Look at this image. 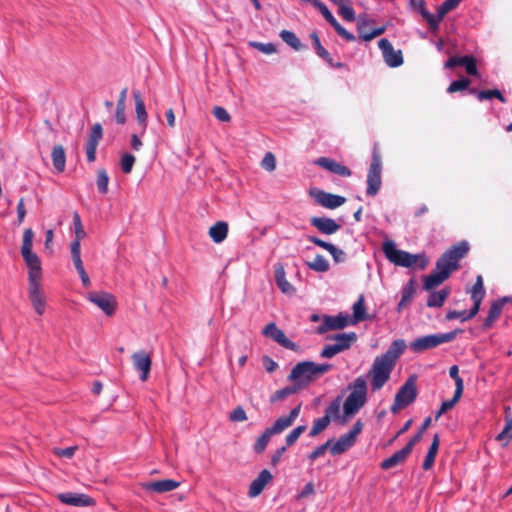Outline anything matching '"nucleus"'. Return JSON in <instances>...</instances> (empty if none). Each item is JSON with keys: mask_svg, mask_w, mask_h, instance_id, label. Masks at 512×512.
<instances>
[{"mask_svg": "<svg viewBox=\"0 0 512 512\" xmlns=\"http://www.w3.org/2000/svg\"><path fill=\"white\" fill-rule=\"evenodd\" d=\"M382 250L386 258L393 264L412 268L418 267L424 269L428 265V258L424 253L422 254H411L404 250L397 249L395 243L391 240L385 241L382 246Z\"/></svg>", "mask_w": 512, "mask_h": 512, "instance_id": "obj_1", "label": "nucleus"}, {"mask_svg": "<svg viewBox=\"0 0 512 512\" xmlns=\"http://www.w3.org/2000/svg\"><path fill=\"white\" fill-rule=\"evenodd\" d=\"M351 391L343 403L345 417H352L357 414L367 402V382L363 376L357 377L348 385Z\"/></svg>", "mask_w": 512, "mask_h": 512, "instance_id": "obj_2", "label": "nucleus"}, {"mask_svg": "<svg viewBox=\"0 0 512 512\" xmlns=\"http://www.w3.org/2000/svg\"><path fill=\"white\" fill-rule=\"evenodd\" d=\"M34 232L27 228L23 232V241L21 246V255L28 267V282L41 281L42 266L40 258L32 251Z\"/></svg>", "mask_w": 512, "mask_h": 512, "instance_id": "obj_3", "label": "nucleus"}, {"mask_svg": "<svg viewBox=\"0 0 512 512\" xmlns=\"http://www.w3.org/2000/svg\"><path fill=\"white\" fill-rule=\"evenodd\" d=\"M461 332V329H455L447 333L424 335L410 342L409 348L414 353H423L442 344L452 342Z\"/></svg>", "mask_w": 512, "mask_h": 512, "instance_id": "obj_4", "label": "nucleus"}, {"mask_svg": "<svg viewBox=\"0 0 512 512\" xmlns=\"http://www.w3.org/2000/svg\"><path fill=\"white\" fill-rule=\"evenodd\" d=\"M469 251V245L466 241H462L452 246L449 250L442 254L436 262V270L446 272L447 277L458 268V262Z\"/></svg>", "mask_w": 512, "mask_h": 512, "instance_id": "obj_5", "label": "nucleus"}, {"mask_svg": "<svg viewBox=\"0 0 512 512\" xmlns=\"http://www.w3.org/2000/svg\"><path fill=\"white\" fill-rule=\"evenodd\" d=\"M394 364L390 363L381 356H377L369 370L368 376L371 378L372 391L380 390L389 380Z\"/></svg>", "mask_w": 512, "mask_h": 512, "instance_id": "obj_6", "label": "nucleus"}, {"mask_svg": "<svg viewBox=\"0 0 512 512\" xmlns=\"http://www.w3.org/2000/svg\"><path fill=\"white\" fill-rule=\"evenodd\" d=\"M381 173L382 159L377 147L375 146L372 151L371 164L367 174V195L373 197L379 192L382 185Z\"/></svg>", "mask_w": 512, "mask_h": 512, "instance_id": "obj_7", "label": "nucleus"}, {"mask_svg": "<svg viewBox=\"0 0 512 512\" xmlns=\"http://www.w3.org/2000/svg\"><path fill=\"white\" fill-rule=\"evenodd\" d=\"M317 378L314 362L303 361L297 363L291 370L288 380L296 383L300 389L308 386Z\"/></svg>", "mask_w": 512, "mask_h": 512, "instance_id": "obj_8", "label": "nucleus"}, {"mask_svg": "<svg viewBox=\"0 0 512 512\" xmlns=\"http://www.w3.org/2000/svg\"><path fill=\"white\" fill-rule=\"evenodd\" d=\"M417 397L416 380L414 377H410L400 387L395 395L394 403L391 407V411L396 413L399 409H402L412 402Z\"/></svg>", "mask_w": 512, "mask_h": 512, "instance_id": "obj_9", "label": "nucleus"}, {"mask_svg": "<svg viewBox=\"0 0 512 512\" xmlns=\"http://www.w3.org/2000/svg\"><path fill=\"white\" fill-rule=\"evenodd\" d=\"M87 299L96 305L107 316H112L115 313L117 302L115 297L107 292H90Z\"/></svg>", "mask_w": 512, "mask_h": 512, "instance_id": "obj_10", "label": "nucleus"}, {"mask_svg": "<svg viewBox=\"0 0 512 512\" xmlns=\"http://www.w3.org/2000/svg\"><path fill=\"white\" fill-rule=\"evenodd\" d=\"M28 296L35 312L38 315H43L45 312L46 303L41 281L28 282Z\"/></svg>", "mask_w": 512, "mask_h": 512, "instance_id": "obj_11", "label": "nucleus"}, {"mask_svg": "<svg viewBox=\"0 0 512 512\" xmlns=\"http://www.w3.org/2000/svg\"><path fill=\"white\" fill-rule=\"evenodd\" d=\"M418 438L419 437H412L401 450L395 452L392 456L382 461L380 465L381 468L388 470L403 463L411 453L415 444L418 443Z\"/></svg>", "mask_w": 512, "mask_h": 512, "instance_id": "obj_12", "label": "nucleus"}, {"mask_svg": "<svg viewBox=\"0 0 512 512\" xmlns=\"http://www.w3.org/2000/svg\"><path fill=\"white\" fill-rule=\"evenodd\" d=\"M379 49L382 51L383 58L389 67H399L403 64L401 50H394L388 39H381L378 42Z\"/></svg>", "mask_w": 512, "mask_h": 512, "instance_id": "obj_13", "label": "nucleus"}, {"mask_svg": "<svg viewBox=\"0 0 512 512\" xmlns=\"http://www.w3.org/2000/svg\"><path fill=\"white\" fill-rule=\"evenodd\" d=\"M262 333L264 336L273 339L275 342H277L286 349H297V345L293 341L289 340L285 336L284 332L281 329H279L275 323H269L268 325H266Z\"/></svg>", "mask_w": 512, "mask_h": 512, "instance_id": "obj_14", "label": "nucleus"}, {"mask_svg": "<svg viewBox=\"0 0 512 512\" xmlns=\"http://www.w3.org/2000/svg\"><path fill=\"white\" fill-rule=\"evenodd\" d=\"M349 323V316L341 313L336 316H324L322 324L317 328V331L319 334H323L329 330L343 329Z\"/></svg>", "mask_w": 512, "mask_h": 512, "instance_id": "obj_15", "label": "nucleus"}, {"mask_svg": "<svg viewBox=\"0 0 512 512\" xmlns=\"http://www.w3.org/2000/svg\"><path fill=\"white\" fill-rule=\"evenodd\" d=\"M103 129L100 123L92 126L88 141L86 143V156L88 162H94L96 159L97 146L102 139Z\"/></svg>", "mask_w": 512, "mask_h": 512, "instance_id": "obj_16", "label": "nucleus"}, {"mask_svg": "<svg viewBox=\"0 0 512 512\" xmlns=\"http://www.w3.org/2000/svg\"><path fill=\"white\" fill-rule=\"evenodd\" d=\"M140 486L146 492L162 494L177 489L180 486V482L172 479H163L159 481L143 482Z\"/></svg>", "mask_w": 512, "mask_h": 512, "instance_id": "obj_17", "label": "nucleus"}, {"mask_svg": "<svg viewBox=\"0 0 512 512\" xmlns=\"http://www.w3.org/2000/svg\"><path fill=\"white\" fill-rule=\"evenodd\" d=\"M312 195L319 205L328 209L338 208L346 202L345 197L327 193L323 190H316Z\"/></svg>", "mask_w": 512, "mask_h": 512, "instance_id": "obj_18", "label": "nucleus"}, {"mask_svg": "<svg viewBox=\"0 0 512 512\" xmlns=\"http://www.w3.org/2000/svg\"><path fill=\"white\" fill-rule=\"evenodd\" d=\"M57 497L62 503L75 507L92 506L95 504L93 498L83 493L66 492L58 494Z\"/></svg>", "mask_w": 512, "mask_h": 512, "instance_id": "obj_19", "label": "nucleus"}, {"mask_svg": "<svg viewBox=\"0 0 512 512\" xmlns=\"http://www.w3.org/2000/svg\"><path fill=\"white\" fill-rule=\"evenodd\" d=\"M314 163L317 166L342 177H349L352 174L348 167L328 157H320L316 159Z\"/></svg>", "mask_w": 512, "mask_h": 512, "instance_id": "obj_20", "label": "nucleus"}, {"mask_svg": "<svg viewBox=\"0 0 512 512\" xmlns=\"http://www.w3.org/2000/svg\"><path fill=\"white\" fill-rule=\"evenodd\" d=\"M132 361L135 369L140 372V379L146 381L152 364L150 356L144 351H138L132 355Z\"/></svg>", "mask_w": 512, "mask_h": 512, "instance_id": "obj_21", "label": "nucleus"}, {"mask_svg": "<svg viewBox=\"0 0 512 512\" xmlns=\"http://www.w3.org/2000/svg\"><path fill=\"white\" fill-rule=\"evenodd\" d=\"M456 66H463L467 72V74L476 76L478 75V70L476 66V60L473 56L465 55L462 57H450L448 61L445 63V68H454Z\"/></svg>", "mask_w": 512, "mask_h": 512, "instance_id": "obj_22", "label": "nucleus"}, {"mask_svg": "<svg viewBox=\"0 0 512 512\" xmlns=\"http://www.w3.org/2000/svg\"><path fill=\"white\" fill-rule=\"evenodd\" d=\"M310 224L319 232L326 235H332L341 228L340 224L328 217H313L310 219Z\"/></svg>", "mask_w": 512, "mask_h": 512, "instance_id": "obj_23", "label": "nucleus"}, {"mask_svg": "<svg viewBox=\"0 0 512 512\" xmlns=\"http://www.w3.org/2000/svg\"><path fill=\"white\" fill-rule=\"evenodd\" d=\"M282 432L284 431L274 422L272 426L266 428L264 432L257 438L253 446L254 452L257 454L263 453L271 437L281 434Z\"/></svg>", "mask_w": 512, "mask_h": 512, "instance_id": "obj_24", "label": "nucleus"}, {"mask_svg": "<svg viewBox=\"0 0 512 512\" xmlns=\"http://www.w3.org/2000/svg\"><path fill=\"white\" fill-rule=\"evenodd\" d=\"M371 22L372 21L369 20L366 16H359V18L357 20V31L359 33V37L364 41H371L374 38L382 35L386 30V27L382 26V27L373 29L370 32H365L364 27H368Z\"/></svg>", "mask_w": 512, "mask_h": 512, "instance_id": "obj_25", "label": "nucleus"}, {"mask_svg": "<svg viewBox=\"0 0 512 512\" xmlns=\"http://www.w3.org/2000/svg\"><path fill=\"white\" fill-rule=\"evenodd\" d=\"M133 97L135 100L136 119L139 126L141 127V134L143 135L147 128L148 114L146 112L145 104L141 97L140 92L134 91Z\"/></svg>", "mask_w": 512, "mask_h": 512, "instance_id": "obj_26", "label": "nucleus"}, {"mask_svg": "<svg viewBox=\"0 0 512 512\" xmlns=\"http://www.w3.org/2000/svg\"><path fill=\"white\" fill-rule=\"evenodd\" d=\"M272 475L271 473L264 469L262 470L256 479L252 481L249 487L248 495L251 498L257 497L261 494L265 486L271 481Z\"/></svg>", "mask_w": 512, "mask_h": 512, "instance_id": "obj_27", "label": "nucleus"}, {"mask_svg": "<svg viewBox=\"0 0 512 512\" xmlns=\"http://www.w3.org/2000/svg\"><path fill=\"white\" fill-rule=\"evenodd\" d=\"M410 5L412 8L417 10L420 15L427 21L431 31L435 32L438 30L437 15L435 16L431 14L426 9L424 0H410Z\"/></svg>", "mask_w": 512, "mask_h": 512, "instance_id": "obj_28", "label": "nucleus"}, {"mask_svg": "<svg viewBox=\"0 0 512 512\" xmlns=\"http://www.w3.org/2000/svg\"><path fill=\"white\" fill-rule=\"evenodd\" d=\"M405 348V341L403 339H397L394 340L387 351L380 356L395 365L397 359L404 353Z\"/></svg>", "mask_w": 512, "mask_h": 512, "instance_id": "obj_29", "label": "nucleus"}, {"mask_svg": "<svg viewBox=\"0 0 512 512\" xmlns=\"http://www.w3.org/2000/svg\"><path fill=\"white\" fill-rule=\"evenodd\" d=\"M508 300H509V298L504 297V298H502L500 300L494 301L491 304V306L489 308L488 315H487V317L484 320L483 325H482L483 329H488V328H490L493 325V323L501 315L504 303L507 302Z\"/></svg>", "mask_w": 512, "mask_h": 512, "instance_id": "obj_30", "label": "nucleus"}, {"mask_svg": "<svg viewBox=\"0 0 512 512\" xmlns=\"http://www.w3.org/2000/svg\"><path fill=\"white\" fill-rule=\"evenodd\" d=\"M329 340L335 341L341 352L348 350L356 341L357 334L355 332H343L328 337Z\"/></svg>", "mask_w": 512, "mask_h": 512, "instance_id": "obj_31", "label": "nucleus"}, {"mask_svg": "<svg viewBox=\"0 0 512 512\" xmlns=\"http://www.w3.org/2000/svg\"><path fill=\"white\" fill-rule=\"evenodd\" d=\"M355 442L356 440L353 438V436L346 433L341 435L339 439L332 446H330V452L333 455H340L351 448Z\"/></svg>", "mask_w": 512, "mask_h": 512, "instance_id": "obj_32", "label": "nucleus"}, {"mask_svg": "<svg viewBox=\"0 0 512 512\" xmlns=\"http://www.w3.org/2000/svg\"><path fill=\"white\" fill-rule=\"evenodd\" d=\"M228 235V224L224 221H218L209 229V236L215 243H222Z\"/></svg>", "mask_w": 512, "mask_h": 512, "instance_id": "obj_33", "label": "nucleus"}, {"mask_svg": "<svg viewBox=\"0 0 512 512\" xmlns=\"http://www.w3.org/2000/svg\"><path fill=\"white\" fill-rule=\"evenodd\" d=\"M52 162L57 172H63L65 170L66 155L63 146L55 145L51 152Z\"/></svg>", "mask_w": 512, "mask_h": 512, "instance_id": "obj_34", "label": "nucleus"}, {"mask_svg": "<svg viewBox=\"0 0 512 512\" xmlns=\"http://www.w3.org/2000/svg\"><path fill=\"white\" fill-rule=\"evenodd\" d=\"M447 278L448 277L446 272L436 270L435 272L425 277L423 288L427 291H430L442 284Z\"/></svg>", "mask_w": 512, "mask_h": 512, "instance_id": "obj_35", "label": "nucleus"}, {"mask_svg": "<svg viewBox=\"0 0 512 512\" xmlns=\"http://www.w3.org/2000/svg\"><path fill=\"white\" fill-rule=\"evenodd\" d=\"M302 404L299 403L296 407H294L287 416H281L275 420V423L285 431L289 427L293 425L295 420L298 418L301 411Z\"/></svg>", "mask_w": 512, "mask_h": 512, "instance_id": "obj_36", "label": "nucleus"}, {"mask_svg": "<svg viewBox=\"0 0 512 512\" xmlns=\"http://www.w3.org/2000/svg\"><path fill=\"white\" fill-rule=\"evenodd\" d=\"M439 443H440L439 435L435 434L433 437V441L430 445V448H429V450L426 454V457L424 459L423 465H422V468L424 470H429L433 466L438 449H439Z\"/></svg>", "mask_w": 512, "mask_h": 512, "instance_id": "obj_37", "label": "nucleus"}, {"mask_svg": "<svg viewBox=\"0 0 512 512\" xmlns=\"http://www.w3.org/2000/svg\"><path fill=\"white\" fill-rule=\"evenodd\" d=\"M415 294V285L414 281L411 279L409 282L402 288L401 291V300L398 303L397 310L400 312L404 307H406L413 299Z\"/></svg>", "mask_w": 512, "mask_h": 512, "instance_id": "obj_38", "label": "nucleus"}, {"mask_svg": "<svg viewBox=\"0 0 512 512\" xmlns=\"http://www.w3.org/2000/svg\"><path fill=\"white\" fill-rule=\"evenodd\" d=\"M450 295V289L444 288L437 292H432L427 300V306L431 308H438L441 307L445 300Z\"/></svg>", "mask_w": 512, "mask_h": 512, "instance_id": "obj_39", "label": "nucleus"}, {"mask_svg": "<svg viewBox=\"0 0 512 512\" xmlns=\"http://www.w3.org/2000/svg\"><path fill=\"white\" fill-rule=\"evenodd\" d=\"M469 92L471 94H475L476 97L480 100V101H483V100H489V99H492V98H497L499 101H501L502 103H505L506 102V98L503 96V94L498 90V89H494V90H482V91H476V89L474 88H471L469 90Z\"/></svg>", "mask_w": 512, "mask_h": 512, "instance_id": "obj_40", "label": "nucleus"}, {"mask_svg": "<svg viewBox=\"0 0 512 512\" xmlns=\"http://www.w3.org/2000/svg\"><path fill=\"white\" fill-rule=\"evenodd\" d=\"M275 280L279 289L286 294L294 291L293 286L287 281L285 271L283 267H279L275 270Z\"/></svg>", "mask_w": 512, "mask_h": 512, "instance_id": "obj_41", "label": "nucleus"}, {"mask_svg": "<svg viewBox=\"0 0 512 512\" xmlns=\"http://www.w3.org/2000/svg\"><path fill=\"white\" fill-rule=\"evenodd\" d=\"M300 388L296 383H293L291 386L284 387L280 390H277L271 397L270 401L272 403H275L277 401L284 400L285 398L289 397L292 394H295Z\"/></svg>", "mask_w": 512, "mask_h": 512, "instance_id": "obj_42", "label": "nucleus"}, {"mask_svg": "<svg viewBox=\"0 0 512 512\" xmlns=\"http://www.w3.org/2000/svg\"><path fill=\"white\" fill-rule=\"evenodd\" d=\"M462 0H445L437 9V25L439 26L440 22L444 18V16L455 9Z\"/></svg>", "mask_w": 512, "mask_h": 512, "instance_id": "obj_43", "label": "nucleus"}, {"mask_svg": "<svg viewBox=\"0 0 512 512\" xmlns=\"http://www.w3.org/2000/svg\"><path fill=\"white\" fill-rule=\"evenodd\" d=\"M281 39L294 50L298 51L302 48L301 41L292 31L282 30L280 32Z\"/></svg>", "mask_w": 512, "mask_h": 512, "instance_id": "obj_44", "label": "nucleus"}, {"mask_svg": "<svg viewBox=\"0 0 512 512\" xmlns=\"http://www.w3.org/2000/svg\"><path fill=\"white\" fill-rule=\"evenodd\" d=\"M307 266L316 272H327L330 268L328 260L323 255H316L314 260L307 263Z\"/></svg>", "mask_w": 512, "mask_h": 512, "instance_id": "obj_45", "label": "nucleus"}, {"mask_svg": "<svg viewBox=\"0 0 512 512\" xmlns=\"http://www.w3.org/2000/svg\"><path fill=\"white\" fill-rule=\"evenodd\" d=\"M341 397H336L325 409V416L331 420H338L340 418Z\"/></svg>", "mask_w": 512, "mask_h": 512, "instance_id": "obj_46", "label": "nucleus"}, {"mask_svg": "<svg viewBox=\"0 0 512 512\" xmlns=\"http://www.w3.org/2000/svg\"><path fill=\"white\" fill-rule=\"evenodd\" d=\"M353 318L354 321L352 323H357L366 319L363 295H361L353 305Z\"/></svg>", "mask_w": 512, "mask_h": 512, "instance_id": "obj_47", "label": "nucleus"}, {"mask_svg": "<svg viewBox=\"0 0 512 512\" xmlns=\"http://www.w3.org/2000/svg\"><path fill=\"white\" fill-rule=\"evenodd\" d=\"M485 296V288L483 284V278L481 275H478L476 278V282L471 289V299L472 300H483Z\"/></svg>", "mask_w": 512, "mask_h": 512, "instance_id": "obj_48", "label": "nucleus"}, {"mask_svg": "<svg viewBox=\"0 0 512 512\" xmlns=\"http://www.w3.org/2000/svg\"><path fill=\"white\" fill-rule=\"evenodd\" d=\"M331 421L325 415L321 418L314 420L313 426L309 432L310 437L317 436L320 432L325 430Z\"/></svg>", "mask_w": 512, "mask_h": 512, "instance_id": "obj_49", "label": "nucleus"}, {"mask_svg": "<svg viewBox=\"0 0 512 512\" xmlns=\"http://www.w3.org/2000/svg\"><path fill=\"white\" fill-rule=\"evenodd\" d=\"M305 425H299L292 429L285 438V445L290 447L296 443L299 437L306 431Z\"/></svg>", "mask_w": 512, "mask_h": 512, "instance_id": "obj_50", "label": "nucleus"}, {"mask_svg": "<svg viewBox=\"0 0 512 512\" xmlns=\"http://www.w3.org/2000/svg\"><path fill=\"white\" fill-rule=\"evenodd\" d=\"M96 183L98 191L101 194H106L108 192L109 176L104 169L98 170Z\"/></svg>", "mask_w": 512, "mask_h": 512, "instance_id": "obj_51", "label": "nucleus"}, {"mask_svg": "<svg viewBox=\"0 0 512 512\" xmlns=\"http://www.w3.org/2000/svg\"><path fill=\"white\" fill-rule=\"evenodd\" d=\"M312 4L320 11V13L323 15L325 20L330 25L333 26L334 24H336L337 20L335 19V17L332 15V13L329 11V9L327 8V6L324 3H322L319 0H312Z\"/></svg>", "mask_w": 512, "mask_h": 512, "instance_id": "obj_52", "label": "nucleus"}, {"mask_svg": "<svg viewBox=\"0 0 512 512\" xmlns=\"http://www.w3.org/2000/svg\"><path fill=\"white\" fill-rule=\"evenodd\" d=\"M136 161V158L131 153H123L120 160L121 170L125 174H129L132 171L133 165Z\"/></svg>", "mask_w": 512, "mask_h": 512, "instance_id": "obj_53", "label": "nucleus"}, {"mask_svg": "<svg viewBox=\"0 0 512 512\" xmlns=\"http://www.w3.org/2000/svg\"><path fill=\"white\" fill-rule=\"evenodd\" d=\"M310 39L312 41L313 48L316 51V54L320 58H327L328 57V51L321 45L320 38L317 34V32H312L310 34Z\"/></svg>", "mask_w": 512, "mask_h": 512, "instance_id": "obj_54", "label": "nucleus"}, {"mask_svg": "<svg viewBox=\"0 0 512 512\" xmlns=\"http://www.w3.org/2000/svg\"><path fill=\"white\" fill-rule=\"evenodd\" d=\"M450 377L455 381V391L458 393H463L464 382L463 379L459 376V368L457 365H453L449 369Z\"/></svg>", "mask_w": 512, "mask_h": 512, "instance_id": "obj_55", "label": "nucleus"}, {"mask_svg": "<svg viewBox=\"0 0 512 512\" xmlns=\"http://www.w3.org/2000/svg\"><path fill=\"white\" fill-rule=\"evenodd\" d=\"M461 396L462 393H458L457 391H455L452 399L442 402L439 411L436 413V418L438 419L442 414L451 409L459 401Z\"/></svg>", "mask_w": 512, "mask_h": 512, "instance_id": "obj_56", "label": "nucleus"}, {"mask_svg": "<svg viewBox=\"0 0 512 512\" xmlns=\"http://www.w3.org/2000/svg\"><path fill=\"white\" fill-rule=\"evenodd\" d=\"M261 166L266 171L272 172L276 169V158L272 152H267L262 161Z\"/></svg>", "mask_w": 512, "mask_h": 512, "instance_id": "obj_57", "label": "nucleus"}, {"mask_svg": "<svg viewBox=\"0 0 512 512\" xmlns=\"http://www.w3.org/2000/svg\"><path fill=\"white\" fill-rule=\"evenodd\" d=\"M469 85H470V80L467 78H462V79L453 81L447 88V92L454 93L457 91H463V90L467 89Z\"/></svg>", "mask_w": 512, "mask_h": 512, "instance_id": "obj_58", "label": "nucleus"}, {"mask_svg": "<svg viewBox=\"0 0 512 512\" xmlns=\"http://www.w3.org/2000/svg\"><path fill=\"white\" fill-rule=\"evenodd\" d=\"M73 224H74L75 238L83 239L86 236V233L83 229L81 218L77 212H74V214H73Z\"/></svg>", "mask_w": 512, "mask_h": 512, "instance_id": "obj_59", "label": "nucleus"}, {"mask_svg": "<svg viewBox=\"0 0 512 512\" xmlns=\"http://www.w3.org/2000/svg\"><path fill=\"white\" fill-rule=\"evenodd\" d=\"M348 4L349 3L341 4L339 6V13L346 21L352 22L355 20V12Z\"/></svg>", "mask_w": 512, "mask_h": 512, "instance_id": "obj_60", "label": "nucleus"}, {"mask_svg": "<svg viewBox=\"0 0 512 512\" xmlns=\"http://www.w3.org/2000/svg\"><path fill=\"white\" fill-rule=\"evenodd\" d=\"M212 114L220 122H229L231 120V117H230V114L228 113V111L221 106H215L212 110Z\"/></svg>", "mask_w": 512, "mask_h": 512, "instance_id": "obj_61", "label": "nucleus"}, {"mask_svg": "<svg viewBox=\"0 0 512 512\" xmlns=\"http://www.w3.org/2000/svg\"><path fill=\"white\" fill-rule=\"evenodd\" d=\"M229 419L232 422H243L247 420V415L245 410L241 406H238L230 413Z\"/></svg>", "mask_w": 512, "mask_h": 512, "instance_id": "obj_62", "label": "nucleus"}, {"mask_svg": "<svg viewBox=\"0 0 512 512\" xmlns=\"http://www.w3.org/2000/svg\"><path fill=\"white\" fill-rule=\"evenodd\" d=\"M338 353H341L338 346H336L335 344L326 345L320 352V357L330 359L337 355Z\"/></svg>", "mask_w": 512, "mask_h": 512, "instance_id": "obj_63", "label": "nucleus"}, {"mask_svg": "<svg viewBox=\"0 0 512 512\" xmlns=\"http://www.w3.org/2000/svg\"><path fill=\"white\" fill-rule=\"evenodd\" d=\"M251 45L265 54L276 52V46L272 43L252 42Z\"/></svg>", "mask_w": 512, "mask_h": 512, "instance_id": "obj_64", "label": "nucleus"}]
</instances>
